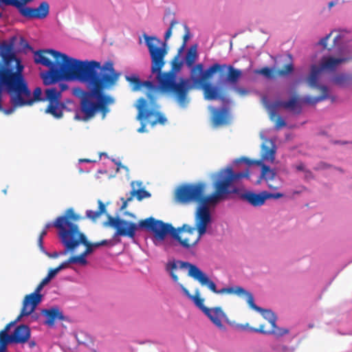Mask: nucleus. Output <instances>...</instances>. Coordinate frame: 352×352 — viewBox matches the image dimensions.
<instances>
[{"instance_id": "obj_41", "label": "nucleus", "mask_w": 352, "mask_h": 352, "mask_svg": "<svg viewBox=\"0 0 352 352\" xmlns=\"http://www.w3.org/2000/svg\"><path fill=\"white\" fill-rule=\"evenodd\" d=\"M331 34L332 32L329 33V34H327L326 36L322 38L319 42H318V44L322 45L323 47V49H327V41L329 39V38L331 37Z\"/></svg>"}, {"instance_id": "obj_14", "label": "nucleus", "mask_w": 352, "mask_h": 352, "mask_svg": "<svg viewBox=\"0 0 352 352\" xmlns=\"http://www.w3.org/2000/svg\"><path fill=\"white\" fill-rule=\"evenodd\" d=\"M307 96H305L306 98ZM305 98H300L298 96H294L292 97L288 101H281V100H276L274 101L272 103L266 104V108L269 111L270 118L271 120L274 119V117L276 115V110L279 107H283L285 109L289 110H295L296 109H298L297 113H300L301 112L302 109V104H308L303 101V99Z\"/></svg>"}, {"instance_id": "obj_38", "label": "nucleus", "mask_w": 352, "mask_h": 352, "mask_svg": "<svg viewBox=\"0 0 352 352\" xmlns=\"http://www.w3.org/2000/svg\"><path fill=\"white\" fill-rule=\"evenodd\" d=\"M21 318H20L19 320H17V318H16L14 321L7 324L6 325V327H4V329L0 331V334L3 335V336H9L8 332L10 330V327L12 325H14L16 322L19 321L21 320Z\"/></svg>"}, {"instance_id": "obj_32", "label": "nucleus", "mask_w": 352, "mask_h": 352, "mask_svg": "<svg viewBox=\"0 0 352 352\" xmlns=\"http://www.w3.org/2000/svg\"><path fill=\"white\" fill-rule=\"evenodd\" d=\"M8 343H12L10 336H3L0 334V352H5L7 349Z\"/></svg>"}, {"instance_id": "obj_2", "label": "nucleus", "mask_w": 352, "mask_h": 352, "mask_svg": "<svg viewBox=\"0 0 352 352\" xmlns=\"http://www.w3.org/2000/svg\"><path fill=\"white\" fill-rule=\"evenodd\" d=\"M14 39L0 44V111L10 115L19 107L32 105L36 101H47L45 113L61 118L65 104L60 101V93L56 88L46 89L42 97L41 88L36 87L32 96L23 74L24 67L14 52Z\"/></svg>"}, {"instance_id": "obj_58", "label": "nucleus", "mask_w": 352, "mask_h": 352, "mask_svg": "<svg viewBox=\"0 0 352 352\" xmlns=\"http://www.w3.org/2000/svg\"><path fill=\"white\" fill-rule=\"evenodd\" d=\"M47 231L43 229V230L41 231V232L40 233V234H39L38 237H40V238H43H43H44V236L47 234Z\"/></svg>"}, {"instance_id": "obj_47", "label": "nucleus", "mask_w": 352, "mask_h": 352, "mask_svg": "<svg viewBox=\"0 0 352 352\" xmlns=\"http://www.w3.org/2000/svg\"><path fill=\"white\" fill-rule=\"evenodd\" d=\"M99 244H100V246H102V245H110V246H113L114 245V243H113V241L111 240H102L101 241L99 242Z\"/></svg>"}, {"instance_id": "obj_13", "label": "nucleus", "mask_w": 352, "mask_h": 352, "mask_svg": "<svg viewBox=\"0 0 352 352\" xmlns=\"http://www.w3.org/2000/svg\"><path fill=\"white\" fill-rule=\"evenodd\" d=\"M262 314V316L266 319L271 324V329H265L264 324H261L258 328H250L252 332L260 333L264 335H273L276 338L282 337L284 335L288 334L289 331L287 329L280 328L276 325L277 317L271 311L263 309L258 311Z\"/></svg>"}, {"instance_id": "obj_9", "label": "nucleus", "mask_w": 352, "mask_h": 352, "mask_svg": "<svg viewBox=\"0 0 352 352\" xmlns=\"http://www.w3.org/2000/svg\"><path fill=\"white\" fill-rule=\"evenodd\" d=\"M148 89L146 92V98H140L138 100L136 108L138 110L137 116L138 120H147L151 126L157 124H164L167 120L166 117L158 111L159 105L157 102L158 96V89L153 82L146 80L142 82V87Z\"/></svg>"}, {"instance_id": "obj_20", "label": "nucleus", "mask_w": 352, "mask_h": 352, "mask_svg": "<svg viewBox=\"0 0 352 352\" xmlns=\"http://www.w3.org/2000/svg\"><path fill=\"white\" fill-rule=\"evenodd\" d=\"M207 316L212 323L220 329H225L224 325L222 324V319L226 318V315L219 307L214 308H209V312L204 313Z\"/></svg>"}, {"instance_id": "obj_36", "label": "nucleus", "mask_w": 352, "mask_h": 352, "mask_svg": "<svg viewBox=\"0 0 352 352\" xmlns=\"http://www.w3.org/2000/svg\"><path fill=\"white\" fill-rule=\"evenodd\" d=\"M32 1V0H18L19 4H15L14 7H16L19 10L20 14H21V11L23 9L30 8V7L25 6V4Z\"/></svg>"}, {"instance_id": "obj_61", "label": "nucleus", "mask_w": 352, "mask_h": 352, "mask_svg": "<svg viewBox=\"0 0 352 352\" xmlns=\"http://www.w3.org/2000/svg\"><path fill=\"white\" fill-rule=\"evenodd\" d=\"M92 247L94 248L100 247L99 242L91 243Z\"/></svg>"}, {"instance_id": "obj_27", "label": "nucleus", "mask_w": 352, "mask_h": 352, "mask_svg": "<svg viewBox=\"0 0 352 352\" xmlns=\"http://www.w3.org/2000/svg\"><path fill=\"white\" fill-rule=\"evenodd\" d=\"M134 197H136L138 201H142L144 198L151 197V193L146 190L144 188L133 189L129 193V200H133Z\"/></svg>"}, {"instance_id": "obj_39", "label": "nucleus", "mask_w": 352, "mask_h": 352, "mask_svg": "<svg viewBox=\"0 0 352 352\" xmlns=\"http://www.w3.org/2000/svg\"><path fill=\"white\" fill-rule=\"evenodd\" d=\"M266 200L269 199H279L283 197L281 192L271 193L265 191Z\"/></svg>"}, {"instance_id": "obj_23", "label": "nucleus", "mask_w": 352, "mask_h": 352, "mask_svg": "<svg viewBox=\"0 0 352 352\" xmlns=\"http://www.w3.org/2000/svg\"><path fill=\"white\" fill-rule=\"evenodd\" d=\"M333 82L341 87H346L352 85V74L340 73L333 78Z\"/></svg>"}, {"instance_id": "obj_44", "label": "nucleus", "mask_w": 352, "mask_h": 352, "mask_svg": "<svg viewBox=\"0 0 352 352\" xmlns=\"http://www.w3.org/2000/svg\"><path fill=\"white\" fill-rule=\"evenodd\" d=\"M21 44L23 46V50H29L32 51V47L29 45V43L23 38H21Z\"/></svg>"}, {"instance_id": "obj_34", "label": "nucleus", "mask_w": 352, "mask_h": 352, "mask_svg": "<svg viewBox=\"0 0 352 352\" xmlns=\"http://www.w3.org/2000/svg\"><path fill=\"white\" fill-rule=\"evenodd\" d=\"M272 350L276 352H289L290 349L283 344L277 343L272 346Z\"/></svg>"}, {"instance_id": "obj_10", "label": "nucleus", "mask_w": 352, "mask_h": 352, "mask_svg": "<svg viewBox=\"0 0 352 352\" xmlns=\"http://www.w3.org/2000/svg\"><path fill=\"white\" fill-rule=\"evenodd\" d=\"M350 58H333L331 56H324L320 66L313 65L311 67V72L307 78V83L311 88H316L321 91L322 94L319 96H307L303 101L314 105L329 98V89L325 85H320L318 82L321 74L324 69L333 71L341 63L350 60Z\"/></svg>"}, {"instance_id": "obj_8", "label": "nucleus", "mask_w": 352, "mask_h": 352, "mask_svg": "<svg viewBox=\"0 0 352 352\" xmlns=\"http://www.w3.org/2000/svg\"><path fill=\"white\" fill-rule=\"evenodd\" d=\"M178 268H187L188 270L189 276L197 280L202 286H206L210 290L215 294H235L239 296L245 295L246 296V301L252 309L256 311H263L262 308L255 305L254 297L250 292L239 286L235 287H226L218 290L217 289L216 284L212 280H210V278L204 272H203L196 265L188 262L177 261H170L166 263V270L169 273L175 282H177L179 279L177 276L175 274V271Z\"/></svg>"}, {"instance_id": "obj_60", "label": "nucleus", "mask_w": 352, "mask_h": 352, "mask_svg": "<svg viewBox=\"0 0 352 352\" xmlns=\"http://www.w3.org/2000/svg\"><path fill=\"white\" fill-rule=\"evenodd\" d=\"M296 168L298 170H304V165L301 164L297 166Z\"/></svg>"}, {"instance_id": "obj_57", "label": "nucleus", "mask_w": 352, "mask_h": 352, "mask_svg": "<svg viewBox=\"0 0 352 352\" xmlns=\"http://www.w3.org/2000/svg\"><path fill=\"white\" fill-rule=\"evenodd\" d=\"M63 253H64V251L63 252H60V253L54 252L52 254L50 255V256L52 257V258H56V257H58L60 254H64Z\"/></svg>"}, {"instance_id": "obj_7", "label": "nucleus", "mask_w": 352, "mask_h": 352, "mask_svg": "<svg viewBox=\"0 0 352 352\" xmlns=\"http://www.w3.org/2000/svg\"><path fill=\"white\" fill-rule=\"evenodd\" d=\"M82 219L76 214L73 208L67 209L63 215L58 217L54 221V227L58 230V236L65 250L63 254L73 252L80 244L84 245L86 249L82 253L87 256L94 252L87 236L80 231L77 221Z\"/></svg>"}, {"instance_id": "obj_55", "label": "nucleus", "mask_w": 352, "mask_h": 352, "mask_svg": "<svg viewBox=\"0 0 352 352\" xmlns=\"http://www.w3.org/2000/svg\"><path fill=\"white\" fill-rule=\"evenodd\" d=\"M54 223L48 222V223H47L45 225L44 228H43V229L47 231V230H48L50 228H51L52 226H54Z\"/></svg>"}, {"instance_id": "obj_46", "label": "nucleus", "mask_w": 352, "mask_h": 352, "mask_svg": "<svg viewBox=\"0 0 352 352\" xmlns=\"http://www.w3.org/2000/svg\"><path fill=\"white\" fill-rule=\"evenodd\" d=\"M182 292H184V294L189 298V299H192V298L193 297V295L190 294L189 291L182 284L179 285Z\"/></svg>"}, {"instance_id": "obj_53", "label": "nucleus", "mask_w": 352, "mask_h": 352, "mask_svg": "<svg viewBox=\"0 0 352 352\" xmlns=\"http://www.w3.org/2000/svg\"><path fill=\"white\" fill-rule=\"evenodd\" d=\"M145 128H146V123L142 122L141 126L138 129V131L139 133H144L146 131Z\"/></svg>"}, {"instance_id": "obj_4", "label": "nucleus", "mask_w": 352, "mask_h": 352, "mask_svg": "<svg viewBox=\"0 0 352 352\" xmlns=\"http://www.w3.org/2000/svg\"><path fill=\"white\" fill-rule=\"evenodd\" d=\"M144 37L151 58V72L157 73L160 89L164 92L173 94L178 104L181 107H186L189 102L188 92L194 87L190 79L180 78L177 82L173 72L162 73V69L165 64L164 57L167 54L166 48L157 47L161 41L156 37L146 34Z\"/></svg>"}, {"instance_id": "obj_11", "label": "nucleus", "mask_w": 352, "mask_h": 352, "mask_svg": "<svg viewBox=\"0 0 352 352\" xmlns=\"http://www.w3.org/2000/svg\"><path fill=\"white\" fill-rule=\"evenodd\" d=\"M108 220L104 223L105 226H109L116 229L113 236H122L133 239L138 228H142L139 223L129 221L119 217H113L107 215Z\"/></svg>"}, {"instance_id": "obj_62", "label": "nucleus", "mask_w": 352, "mask_h": 352, "mask_svg": "<svg viewBox=\"0 0 352 352\" xmlns=\"http://www.w3.org/2000/svg\"><path fill=\"white\" fill-rule=\"evenodd\" d=\"M334 5H335V3H334L333 1H331V2H329V8H331V7H333Z\"/></svg>"}, {"instance_id": "obj_12", "label": "nucleus", "mask_w": 352, "mask_h": 352, "mask_svg": "<svg viewBox=\"0 0 352 352\" xmlns=\"http://www.w3.org/2000/svg\"><path fill=\"white\" fill-rule=\"evenodd\" d=\"M50 283L49 279L45 277L37 285L34 292L26 295L23 300V306L17 320L23 316L30 315L41 302L43 296L40 294L45 285Z\"/></svg>"}, {"instance_id": "obj_56", "label": "nucleus", "mask_w": 352, "mask_h": 352, "mask_svg": "<svg viewBox=\"0 0 352 352\" xmlns=\"http://www.w3.org/2000/svg\"><path fill=\"white\" fill-rule=\"evenodd\" d=\"M60 89L58 90V91H60V93L61 94L63 91L65 90L67 88V86L65 84H60Z\"/></svg>"}, {"instance_id": "obj_51", "label": "nucleus", "mask_w": 352, "mask_h": 352, "mask_svg": "<svg viewBox=\"0 0 352 352\" xmlns=\"http://www.w3.org/2000/svg\"><path fill=\"white\" fill-rule=\"evenodd\" d=\"M263 160H253V165L255 164V165H257V166H259L261 168V170H263V166H267L266 164H265L263 162Z\"/></svg>"}, {"instance_id": "obj_35", "label": "nucleus", "mask_w": 352, "mask_h": 352, "mask_svg": "<svg viewBox=\"0 0 352 352\" xmlns=\"http://www.w3.org/2000/svg\"><path fill=\"white\" fill-rule=\"evenodd\" d=\"M184 30H185V34L183 36V44L179 50V52H182V50L185 47L186 43L188 40L190 38V30L188 27L186 25H184Z\"/></svg>"}, {"instance_id": "obj_42", "label": "nucleus", "mask_w": 352, "mask_h": 352, "mask_svg": "<svg viewBox=\"0 0 352 352\" xmlns=\"http://www.w3.org/2000/svg\"><path fill=\"white\" fill-rule=\"evenodd\" d=\"M3 3L6 6H13L15 4L18 5V0H0V3Z\"/></svg>"}, {"instance_id": "obj_49", "label": "nucleus", "mask_w": 352, "mask_h": 352, "mask_svg": "<svg viewBox=\"0 0 352 352\" xmlns=\"http://www.w3.org/2000/svg\"><path fill=\"white\" fill-rule=\"evenodd\" d=\"M237 328L241 329V330H246V329H248L250 330V331H252L250 328H252L251 327L249 326V324L248 323H246L245 324H237L236 325Z\"/></svg>"}, {"instance_id": "obj_15", "label": "nucleus", "mask_w": 352, "mask_h": 352, "mask_svg": "<svg viewBox=\"0 0 352 352\" xmlns=\"http://www.w3.org/2000/svg\"><path fill=\"white\" fill-rule=\"evenodd\" d=\"M260 179H263L271 190H277L280 186L276 171L269 166H263L261 172Z\"/></svg>"}, {"instance_id": "obj_43", "label": "nucleus", "mask_w": 352, "mask_h": 352, "mask_svg": "<svg viewBox=\"0 0 352 352\" xmlns=\"http://www.w3.org/2000/svg\"><path fill=\"white\" fill-rule=\"evenodd\" d=\"M182 67V63L177 61V57L175 58V60L173 63V69L179 71Z\"/></svg>"}, {"instance_id": "obj_1", "label": "nucleus", "mask_w": 352, "mask_h": 352, "mask_svg": "<svg viewBox=\"0 0 352 352\" xmlns=\"http://www.w3.org/2000/svg\"><path fill=\"white\" fill-rule=\"evenodd\" d=\"M34 62L49 68L41 73L45 85L60 80H78L85 85L87 90L78 88L74 94L80 99V111L82 120L94 118L98 113L104 118L109 112V105L113 98L104 94L107 89L115 85L120 73L117 72L111 61L102 65L96 60L82 61L68 56L54 50H43L34 52Z\"/></svg>"}, {"instance_id": "obj_40", "label": "nucleus", "mask_w": 352, "mask_h": 352, "mask_svg": "<svg viewBox=\"0 0 352 352\" xmlns=\"http://www.w3.org/2000/svg\"><path fill=\"white\" fill-rule=\"evenodd\" d=\"M60 271L58 270V269L57 267L51 268L49 270L46 278L47 279H49V280L50 281Z\"/></svg>"}, {"instance_id": "obj_17", "label": "nucleus", "mask_w": 352, "mask_h": 352, "mask_svg": "<svg viewBox=\"0 0 352 352\" xmlns=\"http://www.w3.org/2000/svg\"><path fill=\"white\" fill-rule=\"evenodd\" d=\"M240 198L252 206H261L266 201L265 190L259 193H256L250 190H245L240 195Z\"/></svg>"}, {"instance_id": "obj_26", "label": "nucleus", "mask_w": 352, "mask_h": 352, "mask_svg": "<svg viewBox=\"0 0 352 352\" xmlns=\"http://www.w3.org/2000/svg\"><path fill=\"white\" fill-rule=\"evenodd\" d=\"M197 56H198V55H197L196 46L190 47V49L188 50L186 56V58H185L186 65L188 67H192V69L193 65H194L195 62L196 61ZM195 67V66H194V67Z\"/></svg>"}, {"instance_id": "obj_33", "label": "nucleus", "mask_w": 352, "mask_h": 352, "mask_svg": "<svg viewBox=\"0 0 352 352\" xmlns=\"http://www.w3.org/2000/svg\"><path fill=\"white\" fill-rule=\"evenodd\" d=\"M272 120L275 122V127L276 129H279L286 126L285 121L280 116L277 114L274 117V119Z\"/></svg>"}, {"instance_id": "obj_28", "label": "nucleus", "mask_w": 352, "mask_h": 352, "mask_svg": "<svg viewBox=\"0 0 352 352\" xmlns=\"http://www.w3.org/2000/svg\"><path fill=\"white\" fill-rule=\"evenodd\" d=\"M191 300L193 301L195 305L203 311V313L209 312V308L204 305V299L200 297V292L199 289H196L193 297Z\"/></svg>"}, {"instance_id": "obj_59", "label": "nucleus", "mask_w": 352, "mask_h": 352, "mask_svg": "<svg viewBox=\"0 0 352 352\" xmlns=\"http://www.w3.org/2000/svg\"><path fill=\"white\" fill-rule=\"evenodd\" d=\"M28 345L30 348H33L36 346V342L34 340H30L28 342Z\"/></svg>"}, {"instance_id": "obj_22", "label": "nucleus", "mask_w": 352, "mask_h": 352, "mask_svg": "<svg viewBox=\"0 0 352 352\" xmlns=\"http://www.w3.org/2000/svg\"><path fill=\"white\" fill-rule=\"evenodd\" d=\"M190 192L188 184L179 186L175 191V200L183 204L192 202Z\"/></svg>"}, {"instance_id": "obj_31", "label": "nucleus", "mask_w": 352, "mask_h": 352, "mask_svg": "<svg viewBox=\"0 0 352 352\" xmlns=\"http://www.w3.org/2000/svg\"><path fill=\"white\" fill-rule=\"evenodd\" d=\"M69 263H78L80 265H85L87 263L86 256L82 252L79 255L72 256L69 258Z\"/></svg>"}, {"instance_id": "obj_24", "label": "nucleus", "mask_w": 352, "mask_h": 352, "mask_svg": "<svg viewBox=\"0 0 352 352\" xmlns=\"http://www.w3.org/2000/svg\"><path fill=\"white\" fill-rule=\"evenodd\" d=\"M272 146H267L265 145H263L262 146V160L268 161L271 163H273L275 160V155H276V146L275 145L271 142Z\"/></svg>"}, {"instance_id": "obj_30", "label": "nucleus", "mask_w": 352, "mask_h": 352, "mask_svg": "<svg viewBox=\"0 0 352 352\" xmlns=\"http://www.w3.org/2000/svg\"><path fill=\"white\" fill-rule=\"evenodd\" d=\"M126 80L130 82V84L133 86V91H135L142 87V81L140 80L138 76H126Z\"/></svg>"}, {"instance_id": "obj_63", "label": "nucleus", "mask_w": 352, "mask_h": 352, "mask_svg": "<svg viewBox=\"0 0 352 352\" xmlns=\"http://www.w3.org/2000/svg\"><path fill=\"white\" fill-rule=\"evenodd\" d=\"M339 36H337L335 38H334V42H336V41L338 39Z\"/></svg>"}, {"instance_id": "obj_6", "label": "nucleus", "mask_w": 352, "mask_h": 352, "mask_svg": "<svg viewBox=\"0 0 352 352\" xmlns=\"http://www.w3.org/2000/svg\"><path fill=\"white\" fill-rule=\"evenodd\" d=\"M203 68L204 66L201 63L196 65L191 69L190 78L194 85L200 86L202 88L204 98L208 100L217 99L224 100L226 98L219 87L206 82V80L210 79L214 74L220 73L221 78L226 72V80L233 85L236 84L242 76V72L240 69H236L230 65L214 63L204 72H203Z\"/></svg>"}, {"instance_id": "obj_16", "label": "nucleus", "mask_w": 352, "mask_h": 352, "mask_svg": "<svg viewBox=\"0 0 352 352\" xmlns=\"http://www.w3.org/2000/svg\"><path fill=\"white\" fill-rule=\"evenodd\" d=\"M50 12V6L47 2L43 1L36 8H24L21 11V15L28 19H44Z\"/></svg>"}, {"instance_id": "obj_19", "label": "nucleus", "mask_w": 352, "mask_h": 352, "mask_svg": "<svg viewBox=\"0 0 352 352\" xmlns=\"http://www.w3.org/2000/svg\"><path fill=\"white\" fill-rule=\"evenodd\" d=\"M31 331L28 325L20 324L17 326L11 334L12 343L23 344L28 342L30 338Z\"/></svg>"}, {"instance_id": "obj_37", "label": "nucleus", "mask_w": 352, "mask_h": 352, "mask_svg": "<svg viewBox=\"0 0 352 352\" xmlns=\"http://www.w3.org/2000/svg\"><path fill=\"white\" fill-rule=\"evenodd\" d=\"M177 23H178V22L175 20L171 21L170 25L164 34L165 41H166L171 36L173 28L174 25Z\"/></svg>"}, {"instance_id": "obj_52", "label": "nucleus", "mask_w": 352, "mask_h": 352, "mask_svg": "<svg viewBox=\"0 0 352 352\" xmlns=\"http://www.w3.org/2000/svg\"><path fill=\"white\" fill-rule=\"evenodd\" d=\"M38 245L41 250L44 251V246H43V238H38Z\"/></svg>"}, {"instance_id": "obj_50", "label": "nucleus", "mask_w": 352, "mask_h": 352, "mask_svg": "<svg viewBox=\"0 0 352 352\" xmlns=\"http://www.w3.org/2000/svg\"><path fill=\"white\" fill-rule=\"evenodd\" d=\"M240 161L241 162H245L246 164L250 166V165H253V160H250L248 157H243L240 159Z\"/></svg>"}, {"instance_id": "obj_48", "label": "nucleus", "mask_w": 352, "mask_h": 352, "mask_svg": "<svg viewBox=\"0 0 352 352\" xmlns=\"http://www.w3.org/2000/svg\"><path fill=\"white\" fill-rule=\"evenodd\" d=\"M71 263H69V258L65 261V262H63L62 263H60L58 267H56L59 271H60L61 270H63L66 267H68L69 264H70Z\"/></svg>"}, {"instance_id": "obj_64", "label": "nucleus", "mask_w": 352, "mask_h": 352, "mask_svg": "<svg viewBox=\"0 0 352 352\" xmlns=\"http://www.w3.org/2000/svg\"><path fill=\"white\" fill-rule=\"evenodd\" d=\"M82 161H83V162H90V160H83Z\"/></svg>"}, {"instance_id": "obj_54", "label": "nucleus", "mask_w": 352, "mask_h": 352, "mask_svg": "<svg viewBox=\"0 0 352 352\" xmlns=\"http://www.w3.org/2000/svg\"><path fill=\"white\" fill-rule=\"evenodd\" d=\"M234 90L240 94H245L247 93L245 89L241 88H234Z\"/></svg>"}, {"instance_id": "obj_45", "label": "nucleus", "mask_w": 352, "mask_h": 352, "mask_svg": "<svg viewBox=\"0 0 352 352\" xmlns=\"http://www.w3.org/2000/svg\"><path fill=\"white\" fill-rule=\"evenodd\" d=\"M120 200L122 202V206H121V209L122 210L125 209L127 207L129 202L132 201V200H129V196L128 197H126V199L122 197L120 199Z\"/></svg>"}, {"instance_id": "obj_18", "label": "nucleus", "mask_w": 352, "mask_h": 352, "mask_svg": "<svg viewBox=\"0 0 352 352\" xmlns=\"http://www.w3.org/2000/svg\"><path fill=\"white\" fill-rule=\"evenodd\" d=\"M294 70V66L292 63L285 65L283 69L274 70L273 69L265 67L261 69L256 70V73L262 74L268 78H274L276 76H283L292 73Z\"/></svg>"}, {"instance_id": "obj_21", "label": "nucleus", "mask_w": 352, "mask_h": 352, "mask_svg": "<svg viewBox=\"0 0 352 352\" xmlns=\"http://www.w3.org/2000/svg\"><path fill=\"white\" fill-rule=\"evenodd\" d=\"M41 313L46 318L45 324L50 327L54 326L56 320H63L64 319L63 313L58 307L43 309Z\"/></svg>"}, {"instance_id": "obj_29", "label": "nucleus", "mask_w": 352, "mask_h": 352, "mask_svg": "<svg viewBox=\"0 0 352 352\" xmlns=\"http://www.w3.org/2000/svg\"><path fill=\"white\" fill-rule=\"evenodd\" d=\"M212 122L216 126L226 123V112L221 110H214L212 114Z\"/></svg>"}, {"instance_id": "obj_3", "label": "nucleus", "mask_w": 352, "mask_h": 352, "mask_svg": "<svg viewBox=\"0 0 352 352\" xmlns=\"http://www.w3.org/2000/svg\"><path fill=\"white\" fill-rule=\"evenodd\" d=\"M250 177V170L246 168L244 171L235 173L232 168L228 167L221 170L218 175V179L214 182V192L212 194L206 196V184L197 182L188 184L192 202L199 204L196 215H197V226L201 234L206 232L208 224L210 222L211 217L209 210L210 205H215L221 200L227 198V195L238 192L237 188L232 190L229 189L230 185L243 178Z\"/></svg>"}, {"instance_id": "obj_5", "label": "nucleus", "mask_w": 352, "mask_h": 352, "mask_svg": "<svg viewBox=\"0 0 352 352\" xmlns=\"http://www.w3.org/2000/svg\"><path fill=\"white\" fill-rule=\"evenodd\" d=\"M197 215L195 216V226L184 224L175 230L171 224L151 217L139 221V226L153 233V241L157 246L161 245L168 234L178 241L184 249L195 246L204 234H201L197 226Z\"/></svg>"}, {"instance_id": "obj_25", "label": "nucleus", "mask_w": 352, "mask_h": 352, "mask_svg": "<svg viewBox=\"0 0 352 352\" xmlns=\"http://www.w3.org/2000/svg\"><path fill=\"white\" fill-rule=\"evenodd\" d=\"M98 210L97 211H94L91 210H88L86 212V217L92 221H96L100 215L106 212L105 205L101 200H98Z\"/></svg>"}]
</instances>
